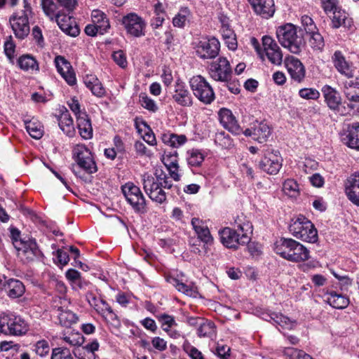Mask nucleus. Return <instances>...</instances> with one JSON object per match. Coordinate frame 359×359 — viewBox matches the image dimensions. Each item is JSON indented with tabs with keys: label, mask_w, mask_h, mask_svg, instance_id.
Here are the masks:
<instances>
[{
	"label": "nucleus",
	"mask_w": 359,
	"mask_h": 359,
	"mask_svg": "<svg viewBox=\"0 0 359 359\" xmlns=\"http://www.w3.org/2000/svg\"><path fill=\"white\" fill-rule=\"evenodd\" d=\"M204 160L203 155L198 150H191L187 158L189 165L191 166H199Z\"/></svg>",
	"instance_id": "nucleus-48"
},
{
	"label": "nucleus",
	"mask_w": 359,
	"mask_h": 359,
	"mask_svg": "<svg viewBox=\"0 0 359 359\" xmlns=\"http://www.w3.org/2000/svg\"><path fill=\"white\" fill-rule=\"evenodd\" d=\"M27 330L23 319L11 313L0 315V332L6 335H21Z\"/></svg>",
	"instance_id": "nucleus-6"
},
{
	"label": "nucleus",
	"mask_w": 359,
	"mask_h": 359,
	"mask_svg": "<svg viewBox=\"0 0 359 359\" xmlns=\"http://www.w3.org/2000/svg\"><path fill=\"white\" fill-rule=\"evenodd\" d=\"M112 57L114 62L121 67L122 68H124L127 65V60L126 57L125 55V53L123 50H118L114 52L112 54Z\"/></svg>",
	"instance_id": "nucleus-57"
},
{
	"label": "nucleus",
	"mask_w": 359,
	"mask_h": 359,
	"mask_svg": "<svg viewBox=\"0 0 359 359\" xmlns=\"http://www.w3.org/2000/svg\"><path fill=\"white\" fill-rule=\"evenodd\" d=\"M123 194L133 210L138 214H144L147 211L146 199L140 187L133 182H128L121 187Z\"/></svg>",
	"instance_id": "nucleus-5"
},
{
	"label": "nucleus",
	"mask_w": 359,
	"mask_h": 359,
	"mask_svg": "<svg viewBox=\"0 0 359 359\" xmlns=\"http://www.w3.org/2000/svg\"><path fill=\"white\" fill-rule=\"evenodd\" d=\"M346 87L345 95L351 102H359V76L354 81H350Z\"/></svg>",
	"instance_id": "nucleus-35"
},
{
	"label": "nucleus",
	"mask_w": 359,
	"mask_h": 359,
	"mask_svg": "<svg viewBox=\"0 0 359 359\" xmlns=\"http://www.w3.org/2000/svg\"><path fill=\"white\" fill-rule=\"evenodd\" d=\"M162 162L168 169L170 168H175L178 165L177 159V153L175 154H165L162 158Z\"/></svg>",
	"instance_id": "nucleus-52"
},
{
	"label": "nucleus",
	"mask_w": 359,
	"mask_h": 359,
	"mask_svg": "<svg viewBox=\"0 0 359 359\" xmlns=\"http://www.w3.org/2000/svg\"><path fill=\"white\" fill-rule=\"evenodd\" d=\"M341 141L348 147L359 150V123L348 127L346 132L341 135Z\"/></svg>",
	"instance_id": "nucleus-22"
},
{
	"label": "nucleus",
	"mask_w": 359,
	"mask_h": 359,
	"mask_svg": "<svg viewBox=\"0 0 359 359\" xmlns=\"http://www.w3.org/2000/svg\"><path fill=\"white\" fill-rule=\"evenodd\" d=\"M54 18L57 25L66 34L72 36H76L79 34V29L74 25L75 22L72 17L59 13Z\"/></svg>",
	"instance_id": "nucleus-23"
},
{
	"label": "nucleus",
	"mask_w": 359,
	"mask_h": 359,
	"mask_svg": "<svg viewBox=\"0 0 359 359\" xmlns=\"http://www.w3.org/2000/svg\"><path fill=\"white\" fill-rule=\"evenodd\" d=\"M302 24L308 34L318 29L313 19L308 15L302 17Z\"/></svg>",
	"instance_id": "nucleus-51"
},
{
	"label": "nucleus",
	"mask_w": 359,
	"mask_h": 359,
	"mask_svg": "<svg viewBox=\"0 0 359 359\" xmlns=\"http://www.w3.org/2000/svg\"><path fill=\"white\" fill-rule=\"evenodd\" d=\"M90 90L94 95L98 97H103L106 93L105 89L99 80L97 81L95 84H94Z\"/></svg>",
	"instance_id": "nucleus-61"
},
{
	"label": "nucleus",
	"mask_w": 359,
	"mask_h": 359,
	"mask_svg": "<svg viewBox=\"0 0 359 359\" xmlns=\"http://www.w3.org/2000/svg\"><path fill=\"white\" fill-rule=\"evenodd\" d=\"M289 231L292 236L308 243L318 241V232L314 225L304 216L299 217L289 226Z\"/></svg>",
	"instance_id": "nucleus-4"
},
{
	"label": "nucleus",
	"mask_w": 359,
	"mask_h": 359,
	"mask_svg": "<svg viewBox=\"0 0 359 359\" xmlns=\"http://www.w3.org/2000/svg\"><path fill=\"white\" fill-rule=\"evenodd\" d=\"M171 283L179 292L187 296L196 297L198 294L197 287L193 283L187 285L176 278H172Z\"/></svg>",
	"instance_id": "nucleus-33"
},
{
	"label": "nucleus",
	"mask_w": 359,
	"mask_h": 359,
	"mask_svg": "<svg viewBox=\"0 0 359 359\" xmlns=\"http://www.w3.org/2000/svg\"><path fill=\"white\" fill-rule=\"evenodd\" d=\"M211 77L218 81L226 82L231 76V69L229 62L225 57H219L213 62L210 67Z\"/></svg>",
	"instance_id": "nucleus-9"
},
{
	"label": "nucleus",
	"mask_w": 359,
	"mask_h": 359,
	"mask_svg": "<svg viewBox=\"0 0 359 359\" xmlns=\"http://www.w3.org/2000/svg\"><path fill=\"white\" fill-rule=\"evenodd\" d=\"M15 45L11 40H7L4 43V53L9 60L14 57Z\"/></svg>",
	"instance_id": "nucleus-60"
},
{
	"label": "nucleus",
	"mask_w": 359,
	"mask_h": 359,
	"mask_svg": "<svg viewBox=\"0 0 359 359\" xmlns=\"http://www.w3.org/2000/svg\"><path fill=\"white\" fill-rule=\"evenodd\" d=\"M122 23L124 25L127 32L130 35L140 37L144 35V29L145 22L143 19L134 13H130L125 15L122 19Z\"/></svg>",
	"instance_id": "nucleus-12"
},
{
	"label": "nucleus",
	"mask_w": 359,
	"mask_h": 359,
	"mask_svg": "<svg viewBox=\"0 0 359 359\" xmlns=\"http://www.w3.org/2000/svg\"><path fill=\"white\" fill-rule=\"evenodd\" d=\"M103 317L105 320L113 325L115 327H118L121 325V322L117 316V315L113 311V310H110L107 311Z\"/></svg>",
	"instance_id": "nucleus-59"
},
{
	"label": "nucleus",
	"mask_w": 359,
	"mask_h": 359,
	"mask_svg": "<svg viewBox=\"0 0 359 359\" xmlns=\"http://www.w3.org/2000/svg\"><path fill=\"white\" fill-rule=\"evenodd\" d=\"M191 225L198 236L199 242L201 241L205 245L212 243L213 238L205 223L199 218L194 217L191 219Z\"/></svg>",
	"instance_id": "nucleus-25"
},
{
	"label": "nucleus",
	"mask_w": 359,
	"mask_h": 359,
	"mask_svg": "<svg viewBox=\"0 0 359 359\" xmlns=\"http://www.w3.org/2000/svg\"><path fill=\"white\" fill-rule=\"evenodd\" d=\"M96 311L104 316L107 311L111 310V307L102 299L99 300L98 304H95Z\"/></svg>",
	"instance_id": "nucleus-64"
},
{
	"label": "nucleus",
	"mask_w": 359,
	"mask_h": 359,
	"mask_svg": "<svg viewBox=\"0 0 359 359\" xmlns=\"http://www.w3.org/2000/svg\"><path fill=\"white\" fill-rule=\"evenodd\" d=\"M55 63L57 72L66 81V82L70 86L76 84V74L70 63L63 56L61 55H57L55 57Z\"/></svg>",
	"instance_id": "nucleus-17"
},
{
	"label": "nucleus",
	"mask_w": 359,
	"mask_h": 359,
	"mask_svg": "<svg viewBox=\"0 0 359 359\" xmlns=\"http://www.w3.org/2000/svg\"><path fill=\"white\" fill-rule=\"evenodd\" d=\"M50 359H74L69 349L58 347L53 348Z\"/></svg>",
	"instance_id": "nucleus-45"
},
{
	"label": "nucleus",
	"mask_w": 359,
	"mask_h": 359,
	"mask_svg": "<svg viewBox=\"0 0 359 359\" xmlns=\"http://www.w3.org/2000/svg\"><path fill=\"white\" fill-rule=\"evenodd\" d=\"M299 96L305 99L315 100L318 98L320 93L319 92L313 88H303L299 92Z\"/></svg>",
	"instance_id": "nucleus-56"
},
{
	"label": "nucleus",
	"mask_w": 359,
	"mask_h": 359,
	"mask_svg": "<svg viewBox=\"0 0 359 359\" xmlns=\"http://www.w3.org/2000/svg\"><path fill=\"white\" fill-rule=\"evenodd\" d=\"M274 250L280 257L292 262H304L310 258L309 250L292 238H282L276 241Z\"/></svg>",
	"instance_id": "nucleus-1"
},
{
	"label": "nucleus",
	"mask_w": 359,
	"mask_h": 359,
	"mask_svg": "<svg viewBox=\"0 0 359 359\" xmlns=\"http://www.w3.org/2000/svg\"><path fill=\"white\" fill-rule=\"evenodd\" d=\"M327 302L333 308L337 309H344L349 304V300L347 297L341 294H337L334 291L330 292L327 294Z\"/></svg>",
	"instance_id": "nucleus-31"
},
{
	"label": "nucleus",
	"mask_w": 359,
	"mask_h": 359,
	"mask_svg": "<svg viewBox=\"0 0 359 359\" xmlns=\"http://www.w3.org/2000/svg\"><path fill=\"white\" fill-rule=\"evenodd\" d=\"M31 245H32V249L27 251L26 254L23 255L28 261H32L39 257L41 253L35 241H31Z\"/></svg>",
	"instance_id": "nucleus-54"
},
{
	"label": "nucleus",
	"mask_w": 359,
	"mask_h": 359,
	"mask_svg": "<svg viewBox=\"0 0 359 359\" xmlns=\"http://www.w3.org/2000/svg\"><path fill=\"white\" fill-rule=\"evenodd\" d=\"M321 6L327 13H331L337 9L338 0H320Z\"/></svg>",
	"instance_id": "nucleus-55"
},
{
	"label": "nucleus",
	"mask_w": 359,
	"mask_h": 359,
	"mask_svg": "<svg viewBox=\"0 0 359 359\" xmlns=\"http://www.w3.org/2000/svg\"><path fill=\"white\" fill-rule=\"evenodd\" d=\"M255 11L264 18L271 17L275 12L273 0H248Z\"/></svg>",
	"instance_id": "nucleus-24"
},
{
	"label": "nucleus",
	"mask_w": 359,
	"mask_h": 359,
	"mask_svg": "<svg viewBox=\"0 0 359 359\" xmlns=\"http://www.w3.org/2000/svg\"><path fill=\"white\" fill-rule=\"evenodd\" d=\"M157 176L145 174L142 178L143 189L148 196L154 201L163 203L166 200V194L161 187Z\"/></svg>",
	"instance_id": "nucleus-8"
},
{
	"label": "nucleus",
	"mask_w": 359,
	"mask_h": 359,
	"mask_svg": "<svg viewBox=\"0 0 359 359\" xmlns=\"http://www.w3.org/2000/svg\"><path fill=\"white\" fill-rule=\"evenodd\" d=\"M267 321H273L274 323L287 329H292L296 325V321L291 320L288 317L282 313L272 312L264 318Z\"/></svg>",
	"instance_id": "nucleus-30"
},
{
	"label": "nucleus",
	"mask_w": 359,
	"mask_h": 359,
	"mask_svg": "<svg viewBox=\"0 0 359 359\" xmlns=\"http://www.w3.org/2000/svg\"><path fill=\"white\" fill-rule=\"evenodd\" d=\"M215 142L224 149H228L233 145L231 139L224 131L218 132L215 134Z\"/></svg>",
	"instance_id": "nucleus-44"
},
{
	"label": "nucleus",
	"mask_w": 359,
	"mask_h": 359,
	"mask_svg": "<svg viewBox=\"0 0 359 359\" xmlns=\"http://www.w3.org/2000/svg\"><path fill=\"white\" fill-rule=\"evenodd\" d=\"M155 175L157 176L158 180H159L158 181L161 183L162 189H170L172 187L170 177L162 170H161L160 173L156 171Z\"/></svg>",
	"instance_id": "nucleus-53"
},
{
	"label": "nucleus",
	"mask_w": 359,
	"mask_h": 359,
	"mask_svg": "<svg viewBox=\"0 0 359 359\" xmlns=\"http://www.w3.org/2000/svg\"><path fill=\"white\" fill-rule=\"evenodd\" d=\"M140 102L144 108L151 111L155 112L158 109L156 102L146 95L140 96Z\"/></svg>",
	"instance_id": "nucleus-49"
},
{
	"label": "nucleus",
	"mask_w": 359,
	"mask_h": 359,
	"mask_svg": "<svg viewBox=\"0 0 359 359\" xmlns=\"http://www.w3.org/2000/svg\"><path fill=\"white\" fill-rule=\"evenodd\" d=\"M301 351L294 348L286 347L283 349V353L288 359H297Z\"/></svg>",
	"instance_id": "nucleus-62"
},
{
	"label": "nucleus",
	"mask_w": 359,
	"mask_h": 359,
	"mask_svg": "<svg viewBox=\"0 0 359 359\" xmlns=\"http://www.w3.org/2000/svg\"><path fill=\"white\" fill-rule=\"evenodd\" d=\"M99 344L96 340L86 344L81 348L83 355L79 356L80 359H95V351L98 349Z\"/></svg>",
	"instance_id": "nucleus-43"
},
{
	"label": "nucleus",
	"mask_w": 359,
	"mask_h": 359,
	"mask_svg": "<svg viewBox=\"0 0 359 359\" xmlns=\"http://www.w3.org/2000/svg\"><path fill=\"white\" fill-rule=\"evenodd\" d=\"M262 46L269 60L273 65H280L283 61V53L274 40L269 36H264L262 38Z\"/></svg>",
	"instance_id": "nucleus-14"
},
{
	"label": "nucleus",
	"mask_w": 359,
	"mask_h": 359,
	"mask_svg": "<svg viewBox=\"0 0 359 359\" xmlns=\"http://www.w3.org/2000/svg\"><path fill=\"white\" fill-rule=\"evenodd\" d=\"M41 6L45 14L53 20L57 9V6L53 0H41Z\"/></svg>",
	"instance_id": "nucleus-47"
},
{
	"label": "nucleus",
	"mask_w": 359,
	"mask_h": 359,
	"mask_svg": "<svg viewBox=\"0 0 359 359\" xmlns=\"http://www.w3.org/2000/svg\"><path fill=\"white\" fill-rule=\"evenodd\" d=\"M243 133L245 136H250L258 142L263 143L271 135V130L266 123L257 121L250 128L245 129Z\"/></svg>",
	"instance_id": "nucleus-16"
},
{
	"label": "nucleus",
	"mask_w": 359,
	"mask_h": 359,
	"mask_svg": "<svg viewBox=\"0 0 359 359\" xmlns=\"http://www.w3.org/2000/svg\"><path fill=\"white\" fill-rule=\"evenodd\" d=\"M25 128L29 135L36 139H40L43 134V130L41 124L34 121H25Z\"/></svg>",
	"instance_id": "nucleus-39"
},
{
	"label": "nucleus",
	"mask_w": 359,
	"mask_h": 359,
	"mask_svg": "<svg viewBox=\"0 0 359 359\" xmlns=\"http://www.w3.org/2000/svg\"><path fill=\"white\" fill-rule=\"evenodd\" d=\"M58 124L60 129L68 136L72 137L75 134L73 119L69 114L66 111L62 113L58 118Z\"/></svg>",
	"instance_id": "nucleus-32"
},
{
	"label": "nucleus",
	"mask_w": 359,
	"mask_h": 359,
	"mask_svg": "<svg viewBox=\"0 0 359 359\" xmlns=\"http://www.w3.org/2000/svg\"><path fill=\"white\" fill-rule=\"evenodd\" d=\"M194 95L204 104H210L215 100V93L207 81L201 75L193 76L189 81Z\"/></svg>",
	"instance_id": "nucleus-7"
},
{
	"label": "nucleus",
	"mask_w": 359,
	"mask_h": 359,
	"mask_svg": "<svg viewBox=\"0 0 359 359\" xmlns=\"http://www.w3.org/2000/svg\"><path fill=\"white\" fill-rule=\"evenodd\" d=\"M219 118L221 124L229 132L235 135H239L242 130L237 123L232 112L226 108H222L219 111Z\"/></svg>",
	"instance_id": "nucleus-21"
},
{
	"label": "nucleus",
	"mask_w": 359,
	"mask_h": 359,
	"mask_svg": "<svg viewBox=\"0 0 359 359\" xmlns=\"http://www.w3.org/2000/svg\"><path fill=\"white\" fill-rule=\"evenodd\" d=\"M9 22L17 38L23 39L29 34V20L25 14L14 13L9 18Z\"/></svg>",
	"instance_id": "nucleus-13"
},
{
	"label": "nucleus",
	"mask_w": 359,
	"mask_h": 359,
	"mask_svg": "<svg viewBox=\"0 0 359 359\" xmlns=\"http://www.w3.org/2000/svg\"><path fill=\"white\" fill-rule=\"evenodd\" d=\"M283 191L290 197H297L299 194V184L294 180L287 179L283 182Z\"/></svg>",
	"instance_id": "nucleus-41"
},
{
	"label": "nucleus",
	"mask_w": 359,
	"mask_h": 359,
	"mask_svg": "<svg viewBox=\"0 0 359 359\" xmlns=\"http://www.w3.org/2000/svg\"><path fill=\"white\" fill-rule=\"evenodd\" d=\"M172 99L182 107H191L193 104L191 93L185 86L181 83H177L175 85Z\"/></svg>",
	"instance_id": "nucleus-26"
},
{
	"label": "nucleus",
	"mask_w": 359,
	"mask_h": 359,
	"mask_svg": "<svg viewBox=\"0 0 359 359\" xmlns=\"http://www.w3.org/2000/svg\"><path fill=\"white\" fill-rule=\"evenodd\" d=\"M280 44L294 54H299L304 45L301 36H298L296 27L292 24L280 26L276 31Z\"/></svg>",
	"instance_id": "nucleus-3"
},
{
	"label": "nucleus",
	"mask_w": 359,
	"mask_h": 359,
	"mask_svg": "<svg viewBox=\"0 0 359 359\" xmlns=\"http://www.w3.org/2000/svg\"><path fill=\"white\" fill-rule=\"evenodd\" d=\"M74 155L78 165L86 172L91 174L97 171V166L92 154L85 147L77 146L74 149Z\"/></svg>",
	"instance_id": "nucleus-11"
},
{
	"label": "nucleus",
	"mask_w": 359,
	"mask_h": 359,
	"mask_svg": "<svg viewBox=\"0 0 359 359\" xmlns=\"http://www.w3.org/2000/svg\"><path fill=\"white\" fill-rule=\"evenodd\" d=\"M159 320L161 323L163 329L168 331L172 325L175 324V320L172 316L163 314L159 317Z\"/></svg>",
	"instance_id": "nucleus-58"
},
{
	"label": "nucleus",
	"mask_w": 359,
	"mask_h": 359,
	"mask_svg": "<svg viewBox=\"0 0 359 359\" xmlns=\"http://www.w3.org/2000/svg\"><path fill=\"white\" fill-rule=\"evenodd\" d=\"M76 121L81 137L85 140L90 139L93 137V128L88 116L86 114H81L77 116Z\"/></svg>",
	"instance_id": "nucleus-29"
},
{
	"label": "nucleus",
	"mask_w": 359,
	"mask_h": 359,
	"mask_svg": "<svg viewBox=\"0 0 359 359\" xmlns=\"http://www.w3.org/2000/svg\"><path fill=\"white\" fill-rule=\"evenodd\" d=\"M4 286L8 296L13 299L20 297L25 292L24 284L17 279L8 280Z\"/></svg>",
	"instance_id": "nucleus-28"
},
{
	"label": "nucleus",
	"mask_w": 359,
	"mask_h": 359,
	"mask_svg": "<svg viewBox=\"0 0 359 359\" xmlns=\"http://www.w3.org/2000/svg\"><path fill=\"white\" fill-rule=\"evenodd\" d=\"M322 93L330 109L339 111V105L341 104V97L339 93L330 86H323L322 88Z\"/></svg>",
	"instance_id": "nucleus-27"
},
{
	"label": "nucleus",
	"mask_w": 359,
	"mask_h": 359,
	"mask_svg": "<svg viewBox=\"0 0 359 359\" xmlns=\"http://www.w3.org/2000/svg\"><path fill=\"white\" fill-rule=\"evenodd\" d=\"M238 228L242 233L241 236L229 227H226L219 232L221 242L226 248L236 249L238 245H244L250 242L248 233L252 232V225L249 222L238 223Z\"/></svg>",
	"instance_id": "nucleus-2"
},
{
	"label": "nucleus",
	"mask_w": 359,
	"mask_h": 359,
	"mask_svg": "<svg viewBox=\"0 0 359 359\" xmlns=\"http://www.w3.org/2000/svg\"><path fill=\"white\" fill-rule=\"evenodd\" d=\"M230 348L226 345H217L215 353L222 359H226L229 356Z\"/></svg>",
	"instance_id": "nucleus-63"
},
{
	"label": "nucleus",
	"mask_w": 359,
	"mask_h": 359,
	"mask_svg": "<svg viewBox=\"0 0 359 359\" xmlns=\"http://www.w3.org/2000/svg\"><path fill=\"white\" fill-rule=\"evenodd\" d=\"M345 193L348 200L359 206V172L352 174L344 182Z\"/></svg>",
	"instance_id": "nucleus-18"
},
{
	"label": "nucleus",
	"mask_w": 359,
	"mask_h": 359,
	"mask_svg": "<svg viewBox=\"0 0 359 359\" xmlns=\"http://www.w3.org/2000/svg\"><path fill=\"white\" fill-rule=\"evenodd\" d=\"M109 28L108 20H104L102 24L88 25L85 28V32L87 35L94 36L97 33L103 34L104 32Z\"/></svg>",
	"instance_id": "nucleus-40"
},
{
	"label": "nucleus",
	"mask_w": 359,
	"mask_h": 359,
	"mask_svg": "<svg viewBox=\"0 0 359 359\" xmlns=\"http://www.w3.org/2000/svg\"><path fill=\"white\" fill-rule=\"evenodd\" d=\"M262 170L270 175L278 173L282 167V157L278 151L267 150L259 163Z\"/></svg>",
	"instance_id": "nucleus-10"
},
{
	"label": "nucleus",
	"mask_w": 359,
	"mask_h": 359,
	"mask_svg": "<svg viewBox=\"0 0 359 359\" xmlns=\"http://www.w3.org/2000/svg\"><path fill=\"white\" fill-rule=\"evenodd\" d=\"M36 353L41 357H43L48 354L50 346L48 342L46 340H41L35 344Z\"/></svg>",
	"instance_id": "nucleus-50"
},
{
	"label": "nucleus",
	"mask_w": 359,
	"mask_h": 359,
	"mask_svg": "<svg viewBox=\"0 0 359 359\" xmlns=\"http://www.w3.org/2000/svg\"><path fill=\"white\" fill-rule=\"evenodd\" d=\"M18 63L20 69L24 71H34L39 69V65L35 58L29 55H24L19 57Z\"/></svg>",
	"instance_id": "nucleus-37"
},
{
	"label": "nucleus",
	"mask_w": 359,
	"mask_h": 359,
	"mask_svg": "<svg viewBox=\"0 0 359 359\" xmlns=\"http://www.w3.org/2000/svg\"><path fill=\"white\" fill-rule=\"evenodd\" d=\"M332 13L333 14L332 18V27L333 28H339L341 26H351V19L348 18L345 11L337 9Z\"/></svg>",
	"instance_id": "nucleus-34"
},
{
	"label": "nucleus",
	"mask_w": 359,
	"mask_h": 359,
	"mask_svg": "<svg viewBox=\"0 0 359 359\" xmlns=\"http://www.w3.org/2000/svg\"><path fill=\"white\" fill-rule=\"evenodd\" d=\"M189 10L187 8H183L179 13L173 18L172 24L175 27H182L189 15Z\"/></svg>",
	"instance_id": "nucleus-46"
},
{
	"label": "nucleus",
	"mask_w": 359,
	"mask_h": 359,
	"mask_svg": "<svg viewBox=\"0 0 359 359\" xmlns=\"http://www.w3.org/2000/svg\"><path fill=\"white\" fill-rule=\"evenodd\" d=\"M58 320L61 325L69 327L76 323L78 317L75 313L69 310H63L58 309Z\"/></svg>",
	"instance_id": "nucleus-36"
},
{
	"label": "nucleus",
	"mask_w": 359,
	"mask_h": 359,
	"mask_svg": "<svg viewBox=\"0 0 359 359\" xmlns=\"http://www.w3.org/2000/svg\"><path fill=\"white\" fill-rule=\"evenodd\" d=\"M285 65L291 78L300 83L305 77V68L301 61L294 57H287L285 58Z\"/></svg>",
	"instance_id": "nucleus-19"
},
{
	"label": "nucleus",
	"mask_w": 359,
	"mask_h": 359,
	"mask_svg": "<svg viewBox=\"0 0 359 359\" xmlns=\"http://www.w3.org/2000/svg\"><path fill=\"white\" fill-rule=\"evenodd\" d=\"M219 42L215 38L201 41L196 48L197 55L203 59L215 58L219 53Z\"/></svg>",
	"instance_id": "nucleus-15"
},
{
	"label": "nucleus",
	"mask_w": 359,
	"mask_h": 359,
	"mask_svg": "<svg viewBox=\"0 0 359 359\" xmlns=\"http://www.w3.org/2000/svg\"><path fill=\"white\" fill-rule=\"evenodd\" d=\"M309 35L310 36L309 43L311 47L316 50H322L325 46V41L318 29Z\"/></svg>",
	"instance_id": "nucleus-42"
},
{
	"label": "nucleus",
	"mask_w": 359,
	"mask_h": 359,
	"mask_svg": "<svg viewBox=\"0 0 359 359\" xmlns=\"http://www.w3.org/2000/svg\"><path fill=\"white\" fill-rule=\"evenodd\" d=\"M197 332L200 337H211L215 334V323L203 319V321L200 323Z\"/></svg>",
	"instance_id": "nucleus-38"
},
{
	"label": "nucleus",
	"mask_w": 359,
	"mask_h": 359,
	"mask_svg": "<svg viewBox=\"0 0 359 359\" xmlns=\"http://www.w3.org/2000/svg\"><path fill=\"white\" fill-rule=\"evenodd\" d=\"M332 61L336 69L348 78L353 76L352 63L348 61L340 50H336L332 56Z\"/></svg>",
	"instance_id": "nucleus-20"
}]
</instances>
